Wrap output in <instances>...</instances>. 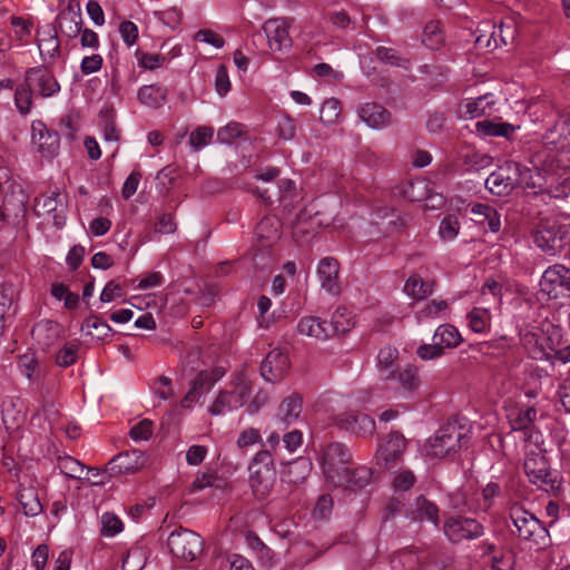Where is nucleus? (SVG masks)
Wrapping results in <instances>:
<instances>
[{
  "label": "nucleus",
  "instance_id": "obj_1",
  "mask_svg": "<svg viewBox=\"0 0 570 570\" xmlns=\"http://www.w3.org/2000/svg\"><path fill=\"white\" fill-rule=\"evenodd\" d=\"M470 430L454 420L442 426L425 445L426 455L443 459L456 453L469 441Z\"/></svg>",
  "mask_w": 570,
  "mask_h": 570
},
{
  "label": "nucleus",
  "instance_id": "obj_2",
  "mask_svg": "<svg viewBox=\"0 0 570 570\" xmlns=\"http://www.w3.org/2000/svg\"><path fill=\"white\" fill-rule=\"evenodd\" d=\"M248 471L250 487L255 495L259 499H265L271 493L276 480L274 460L271 452L263 450L256 453Z\"/></svg>",
  "mask_w": 570,
  "mask_h": 570
},
{
  "label": "nucleus",
  "instance_id": "obj_3",
  "mask_svg": "<svg viewBox=\"0 0 570 570\" xmlns=\"http://www.w3.org/2000/svg\"><path fill=\"white\" fill-rule=\"evenodd\" d=\"M170 552L185 561H194L203 552L204 541L199 534L188 529H178L167 540Z\"/></svg>",
  "mask_w": 570,
  "mask_h": 570
},
{
  "label": "nucleus",
  "instance_id": "obj_4",
  "mask_svg": "<svg viewBox=\"0 0 570 570\" xmlns=\"http://www.w3.org/2000/svg\"><path fill=\"white\" fill-rule=\"evenodd\" d=\"M351 458L348 449L342 443H331L323 450L321 464L328 483L343 482L341 472L347 468Z\"/></svg>",
  "mask_w": 570,
  "mask_h": 570
},
{
  "label": "nucleus",
  "instance_id": "obj_5",
  "mask_svg": "<svg viewBox=\"0 0 570 570\" xmlns=\"http://www.w3.org/2000/svg\"><path fill=\"white\" fill-rule=\"evenodd\" d=\"M510 518L514 527L512 532L517 533L520 539L535 544H541L546 540L548 531L533 514L517 507L511 509Z\"/></svg>",
  "mask_w": 570,
  "mask_h": 570
},
{
  "label": "nucleus",
  "instance_id": "obj_6",
  "mask_svg": "<svg viewBox=\"0 0 570 570\" xmlns=\"http://www.w3.org/2000/svg\"><path fill=\"white\" fill-rule=\"evenodd\" d=\"M540 287L552 299L570 298V268L562 264L549 266L541 276Z\"/></svg>",
  "mask_w": 570,
  "mask_h": 570
},
{
  "label": "nucleus",
  "instance_id": "obj_7",
  "mask_svg": "<svg viewBox=\"0 0 570 570\" xmlns=\"http://www.w3.org/2000/svg\"><path fill=\"white\" fill-rule=\"evenodd\" d=\"M445 537L454 543L463 540H474L483 535V525L473 518L463 515L448 517L443 524Z\"/></svg>",
  "mask_w": 570,
  "mask_h": 570
},
{
  "label": "nucleus",
  "instance_id": "obj_8",
  "mask_svg": "<svg viewBox=\"0 0 570 570\" xmlns=\"http://www.w3.org/2000/svg\"><path fill=\"white\" fill-rule=\"evenodd\" d=\"M252 392L250 384L245 380H239L233 390H222L216 396L208 412L212 415H222L225 412L242 407Z\"/></svg>",
  "mask_w": 570,
  "mask_h": 570
},
{
  "label": "nucleus",
  "instance_id": "obj_9",
  "mask_svg": "<svg viewBox=\"0 0 570 570\" xmlns=\"http://www.w3.org/2000/svg\"><path fill=\"white\" fill-rule=\"evenodd\" d=\"M524 340L527 344L534 343V348L531 352L534 360L547 361L550 363H554L556 361L563 364L570 363V344L562 348H553L550 337L538 335L535 333L527 334Z\"/></svg>",
  "mask_w": 570,
  "mask_h": 570
},
{
  "label": "nucleus",
  "instance_id": "obj_10",
  "mask_svg": "<svg viewBox=\"0 0 570 570\" xmlns=\"http://www.w3.org/2000/svg\"><path fill=\"white\" fill-rule=\"evenodd\" d=\"M33 209L37 216L50 217L58 228L66 224V198L58 189L52 190L49 195L37 197Z\"/></svg>",
  "mask_w": 570,
  "mask_h": 570
},
{
  "label": "nucleus",
  "instance_id": "obj_11",
  "mask_svg": "<svg viewBox=\"0 0 570 570\" xmlns=\"http://www.w3.org/2000/svg\"><path fill=\"white\" fill-rule=\"evenodd\" d=\"M297 331L306 336L325 340L333 335L345 334L348 332V324L340 323L337 320L334 323H327L315 316H306L298 322Z\"/></svg>",
  "mask_w": 570,
  "mask_h": 570
},
{
  "label": "nucleus",
  "instance_id": "obj_12",
  "mask_svg": "<svg viewBox=\"0 0 570 570\" xmlns=\"http://www.w3.org/2000/svg\"><path fill=\"white\" fill-rule=\"evenodd\" d=\"M517 170L514 161H507L488 176L485 179V188L497 196L509 195L517 188Z\"/></svg>",
  "mask_w": 570,
  "mask_h": 570
},
{
  "label": "nucleus",
  "instance_id": "obj_13",
  "mask_svg": "<svg viewBox=\"0 0 570 570\" xmlns=\"http://www.w3.org/2000/svg\"><path fill=\"white\" fill-rule=\"evenodd\" d=\"M291 24L292 20L287 18H272L265 21L263 30L271 50L281 52L292 47Z\"/></svg>",
  "mask_w": 570,
  "mask_h": 570
},
{
  "label": "nucleus",
  "instance_id": "obj_14",
  "mask_svg": "<svg viewBox=\"0 0 570 570\" xmlns=\"http://www.w3.org/2000/svg\"><path fill=\"white\" fill-rule=\"evenodd\" d=\"M26 82L40 96L51 97L60 90V85L48 67H33L26 71Z\"/></svg>",
  "mask_w": 570,
  "mask_h": 570
},
{
  "label": "nucleus",
  "instance_id": "obj_15",
  "mask_svg": "<svg viewBox=\"0 0 570 570\" xmlns=\"http://www.w3.org/2000/svg\"><path fill=\"white\" fill-rule=\"evenodd\" d=\"M147 460V455L139 450L125 451L114 456L106 469L111 475L132 473L145 466Z\"/></svg>",
  "mask_w": 570,
  "mask_h": 570
},
{
  "label": "nucleus",
  "instance_id": "obj_16",
  "mask_svg": "<svg viewBox=\"0 0 570 570\" xmlns=\"http://www.w3.org/2000/svg\"><path fill=\"white\" fill-rule=\"evenodd\" d=\"M334 424L340 429L350 431L356 435H371L375 430V422L366 414L350 411L334 417Z\"/></svg>",
  "mask_w": 570,
  "mask_h": 570
},
{
  "label": "nucleus",
  "instance_id": "obj_17",
  "mask_svg": "<svg viewBox=\"0 0 570 570\" xmlns=\"http://www.w3.org/2000/svg\"><path fill=\"white\" fill-rule=\"evenodd\" d=\"M32 141L46 158L56 156L60 146L59 134L49 129L42 121L32 124Z\"/></svg>",
  "mask_w": 570,
  "mask_h": 570
},
{
  "label": "nucleus",
  "instance_id": "obj_18",
  "mask_svg": "<svg viewBox=\"0 0 570 570\" xmlns=\"http://www.w3.org/2000/svg\"><path fill=\"white\" fill-rule=\"evenodd\" d=\"M517 37V27L513 20L508 19L502 21L499 26H493V30L489 36L480 35L476 38V43L480 47L495 49L501 46L512 43Z\"/></svg>",
  "mask_w": 570,
  "mask_h": 570
},
{
  "label": "nucleus",
  "instance_id": "obj_19",
  "mask_svg": "<svg viewBox=\"0 0 570 570\" xmlns=\"http://www.w3.org/2000/svg\"><path fill=\"white\" fill-rule=\"evenodd\" d=\"M288 364V357L286 354L278 350H273L262 362L261 375L266 382H278L285 376Z\"/></svg>",
  "mask_w": 570,
  "mask_h": 570
},
{
  "label": "nucleus",
  "instance_id": "obj_20",
  "mask_svg": "<svg viewBox=\"0 0 570 570\" xmlns=\"http://www.w3.org/2000/svg\"><path fill=\"white\" fill-rule=\"evenodd\" d=\"M357 115L360 119L370 128L381 130L391 125V112L380 104L366 102L358 107Z\"/></svg>",
  "mask_w": 570,
  "mask_h": 570
},
{
  "label": "nucleus",
  "instance_id": "obj_21",
  "mask_svg": "<svg viewBox=\"0 0 570 570\" xmlns=\"http://www.w3.org/2000/svg\"><path fill=\"white\" fill-rule=\"evenodd\" d=\"M340 263L334 257H324L317 265V276L323 289L337 295L341 292L338 283Z\"/></svg>",
  "mask_w": 570,
  "mask_h": 570
},
{
  "label": "nucleus",
  "instance_id": "obj_22",
  "mask_svg": "<svg viewBox=\"0 0 570 570\" xmlns=\"http://www.w3.org/2000/svg\"><path fill=\"white\" fill-rule=\"evenodd\" d=\"M405 449V439L400 434H391L387 440L380 445L377 450V459L383 461L385 468L394 469Z\"/></svg>",
  "mask_w": 570,
  "mask_h": 570
},
{
  "label": "nucleus",
  "instance_id": "obj_23",
  "mask_svg": "<svg viewBox=\"0 0 570 570\" xmlns=\"http://www.w3.org/2000/svg\"><path fill=\"white\" fill-rule=\"evenodd\" d=\"M38 48L45 61H53L60 55V41L55 24H47L38 30Z\"/></svg>",
  "mask_w": 570,
  "mask_h": 570
},
{
  "label": "nucleus",
  "instance_id": "obj_24",
  "mask_svg": "<svg viewBox=\"0 0 570 570\" xmlns=\"http://www.w3.org/2000/svg\"><path fill=\"white\" fill-rule=\"evenodd\" d=\"M281 223L274 216L264 217L256 226V246L265 249L273 246L281 237Z\"/></svg>",
  "mask_w": 570,
  "mask_h": 570
},
{
  "label": "nucleus",
  "instance_id": "obj_25",
  "mask_svg": "<svg viewBox=\"0 0 570 570\" xmlns=\"http://www.w3.org/2000/svg\"><path fill=\"white\" fill-rule=\"evenodd\" d=\"M341 475L344 480L341 483H331L334 487H343L348 490L363 489L371 483L373 478V471L364 465L356 466L354 469L346 468Z\"/></svg>",
  "mask_w": 570,
  "mask_h": 570
},
{
  "label": "nucleus",
  "instance_id": "obj_26",
  "mask_svg": "<svg viewBox=\"0 0 570 570\" xmlns=\"http://www.w3.org/2000/svg\"><path fill=\"white\" fill-rule=\"evenodd\" d=\"M56 21L58 23L57 30L59 29V31L68 38H76L81 32V13L70 6L57 16Z\"/></svg>",
  "mask_w": 570,
  "mask_h": 570
},
{
  "label": "nucleus",
  "instance_id": "obj_27",
  "mask_svg": "<svg viewBox=\"0 0 570 570\" xmlns=\"http://www.w3.org/2000/svg\"><path fill=\"white\" fill-rule=\"evenodd\" d=\"M303 400L299 394H292L285 397L278 409L277 419L285 425L295 423L302 413Z\"/></svg>",
  "mask_w": 570,
  "mask_h": 570
},
{
  "label": "nucleus",
  "instance_id": "obj_28",
  "mask_svg": "<svg viewBox=\"0 0 570 570\" xmlns=\"http://www.w3.org/2000/svg\"><path fill=\"white\" fill-rule=\"evenodd\" d=\"M312 470V463L307 458H297L288 462L282 471V480L291 484L303 482Z\"/></svg>",
  "mask_w": 570,
  "mask_h": 570
},
{
  "label": "nucleus",
  "instance_id": "obj_29",
  "mask_svg": "<svg viewBox=\"0 0 570 570\" xmlns=\"http://www.w3.org/2000/svg\"><path fill=\"white\" fill-rule=\"evenodd\" d=\"M523 469L529 481L534 484L542 475L547 476L550 466L544 455L539 452H530L524 459Z\"/></svg>",
  "mask_w": 570,
  "mask_h": 570
},
{
  "label": "nucleus",
  "instance_id": "obj_30",
  "mask_svg": "<svg viewBox=\"0 0 570 570\" xmlns=\"http://www.w3.org/2000/svg\"><path fill=\"white\" fill-rule=\"evenodd\" d=\"M213 385H209L207 374L199 371L195 379L190 382V387L180 402L183 407L189 409L197 403L200 397L209 392Z\"/></svg>",
  "mask_w": 570,
  "mask_h": 570
},
{
  "label": "nucleus",
  "instance_id": "obj_31",
  "mask_svg": "<svg viewBox=\"0 0 570 570\" xmlns=\"http://www.w3.org/2000/svg\"><path fill=\"white\" fill-rule=\"evenodd\" d=\"M397 357L399 351L395 347L384 346L379 351L377 367L383 380L395 379Z\"/></svg>",
  "mask_w": 570,
  "mask_h": 570
},
{
  "label": "nucleus",
  "instance_id": "obj_32",
  "mask_svg": "<svg viewBox=\"0 0 570 570\" xmlns=\"http://www.w3.org/2000/svg\"><path fill=\"white\" fill-rule=\"evenodd\" d=\"M137 97L140 104L157 109L167 100V88L158 85L142 86L139 88Z\"/></svg>",
  "mask_w": 570,
  "mask_h": 570
},
{
  "label": "nucleus",
  "instance_id": "obj_33",
  "mask_svg": "<svg viewBox=\"0 0 570 570\" xmlns=\"http://www.w3.org/2000/svg\"><path fill=\"white\" fill-rule=\"evenodd\" d=\"M494 104L493 94H485L478 98L465 99L462 107L464 108V114L470 118H478L488 115Z\"/></svg>",
  "mask_w": 570,
  "mask_h": 570
},
{
  "label": "nucleus",
  "instance_id": "obj_34",
  "mask_svg": "<svg viewBox=\"0 0 570 570\" xmlns=\"http://www.w3.org/2000/svg\"><path fill=\"white\" fill-rule=\"evenodd\" d=\"M17 498L27 517H36L42 512V504L36 488L21 487Z\"/></svg>",
  "mask_w": 570,
  "mask_h": 570
},
{
  "label": "nucleus",
  "instance_id": "obj_35",
  "mask_svg": "<svg viewBox=\"0 0 570 570\" xmlns=\"http://www.w3.org/2000/svg\"><path fill=\"white\" fill-rule=\"evenodd\" d=\"M476 131L488 137H505L510 138L512 134L519 128L509 122H495L491 120L478 121Z\"/></svg>",
  "mask_w": 570,
  "mask_h": 570
},
{
  "label": "nucleus",
  "instance_id": "obj_36",
  "mask_svg": "<svg viewBox=\"0 0 570 570\" xmlns=\"http://www.w3.org/2000/svg\"><path fill=\"white\" fill-rule=\"evenodd\" d=\"M533 240L539 248L549 255H556L561 248V238L549 228L537 230Z\"/></svg>",
  "mask_w": 570,
  "mask_h": 570
},
{
  "label": "nucleus",
  "instance_id": "obj_37",
  "mask_svg": "<svg viewBox=\"0 0 570 570\" xmlns=\"http://www.w3.org/2000/svg\"><path fill=\"white\" fill-rule=\"evenodd\" d=\"M432 341L438 343L443 350L453 348L460 344L461 335L454 326L443 324L436 328Z\"/></svg>",
  "mask_w": 570,
  "mask_h": 570
},
{
  "label": "nucleus",
  "instance_id": "obj_38",
  "mask_svg": "<svg viewBox=\"0 0 570 570\" xmlns=\"http://www.w3.org/2000/svg\"><path fill=\"white\" fill-rule=\"evenodd\" d=\"M444 32L440 21H429L422 33V43L432 50L439 49L444 43Z\"/></svg>",
  "mask_w": 570,
  "mask_h": 570
},
{
  "label": "nucleus",
  "instance_id": "obj_39",
  "mask_svg": "<svg viewBox=\"0 0 570 570\" xmlns=\"http://www.w3.org/2000/svg\"><path fill=\"white\" fill-rule=\"evenodd\" d=\"M61 326L52 321H46L42 323H39L35 328L33 333L37 334L39 340H43V344L46 346L53 345L59 337L61 336Z\"/></svg>",
  "mask_w": 570,
  "mask_h": 570
},
{
  "label": "nucleus",
  "instance_id": "obj_40",
  "mask_svg": "<svg viewBox=\"0 0 570 570\" xmlns=\"http://www.w3.org/2000/svg\"><path fill=\"white\" fill-rule=\"evenodd\" d=\"M461 229V224L455 214H448L442 218L439 225V237L442 242L449 243L454 240Z\"/></svg>",
  "mask_w": 570,
  "mask_h": 570
},
{
  "label": "nucleus",
  "instance_id": "obj_41",
  "mask_svg": "<svg viewBox=\"0 0 570 570\" xmlns=\"http://www.w3.org/2000/svg\"><path fill=\"white\" fill-rule=\"evenodd\" d=\"M413 513H414V518L420 521L426 520V521L432 522L435 525L439 523L438 507L433 502L426 500L423 497H419L416 499L415 510L413 511Z\"/></svg>",
  "mask_w": 570,
  "mask_h": 570
},
{
  "label": "nucleus",
  "instance_id": "obj_42",
  "mask_svg": "<svg viewBox=\"0 0 570 570\" xmlns=\"http://www.w3.org/2000/svg\"><path fill=\"white\" fill-rule=\"evenodd\" d=\"M470 328L475 333H485L490 328L491 315L488 309L474 307L468 314Z\"/></svg>",
  "mask_w": 570,
  "mask_h": 570
},
{
  "label": "nucleus",
  "instance_id": "obj_43",
  "mask_svg": "<svg viewBox=\"0 0 570 570\" xmlns=\"http://www.w3.org/2000/svg\"><path fill=\"white\" fill-rule=\"evenodd\" d=\"M404 291L409 296L415 299H422L432 293V285L414 275L407 278Z\"/></svg>",
  "mask_w": 570,
  "mask_h": 570
},
{
  "label": "nucleus",
  "instance_id": "obj_44",
  "mask_svg": "<svg viewBox=\"0 0 570 570\" xmlns=\"http://www.w3.org/2000/svg\"><path fill=\"white\" fill-rule=\"evenodd\" d=\"M14 105L21 115H28L32 108V88L23 83L16 88Z\"/></svg>",
  "mask_w": 570,
  "mask_h": 570
},
{
  "label": "nucleus",
  "instance_id": "obj_45",
  "mask_svg": "<svg viewBox=\"0 0 570 570\" xmlns=\"http://www.w3.org/2000/svg\"><path fill=\"white\" fill-rule=\"evenodd\" d=\"M538 417V410L534 406L520 409L517 415L511 420V426L515 431L528 430Z\"/></svg>",
  "mask_w": 570,
  "mask_h": 570
},
{
  "label": "nucleus",
  "instance_id": "obj_46",
  "mask_svg": "<svg viewBox=\"0 0 570 570\" xmlns=\"http://www.w3.org/2000/svg\"><path fill=\"white\" fill-rule=\"evenodd\" d=\"M79 343L76 341L66 343L56 354V364L60 367H68L78 360Z\"/></svg>",
  "mask_w": 570,
  "mask_h": 570
},
{
  "label": "nucleus",
  "instance_id": "obj_47",
  "mask_svg": "<svg viewBox=\"0 0 570 570\" xmlns=\"http://www.w3.org/2000/svg\"><path fill=\"white\" fill-rule=\"evenodd\" d=\"M395 377L402 389L406 391H414L420 385L417 368L413 365H406L404 368L397 371Z\"/></svg>",
  "mask_w": 570,
  "mask_h": 570
},
{
  "label": "nucleus",
  "instance_id": "obj_48",
  "mask_svg": "<svg viewBox=\"0 0 570 570\" xmlns=\"http://www.w3.org/2000/svg\"><path fill=\"white\" fill-rule=\"evenodd\" d=\"M101 534L105 537H115L124 529L122 521L111 512L102 513L100 518Z\"/></svg>",
  "mask_w": 570,
  "mask_h": 570
},
{
  "label": "nucleus",
  "instance_id": "obj_49",
  "mask_svg": "<svg viewBox=\"0 0 570 570\" xmlns=\"http://www.w3.org/2000/svg\"><path fill=\"white\" fill-rule=\"evenodd\" d=\"M214 137V129L207 126H199L189 136V144L195 150L207 146Z\"/></svg>",
  "mask_w": 570,
  "mask_h": 570
},
{
  "label": "nucleus",
  "instance_id": "obj_50",
  "mask_svg": "<svg viewBox=\"0 0 570 570\" xmlns=\"http://www.w3.org/2000/svg\"><path fill=\"white\" fill-rule=\"evenodd\" d=\"M341 112V104L337 99L331 98L324 101L320 111V119L327 125L334 124Z\"/></svg>",
  "mask_w": 570,
  "mask_h": 570
},
{
  "label": "nucleus",
  "instance_id": "obj_51",
  "mask_svg": "<svg viewBox=\"0 0 570 570\" xmlns=\"http://www.w3.org/2000/svg\"><path fill=\"white\" fill-rule=\"evenodd\" d=\"M539 489L556 495L561 488V480L558 471L549 469L547 476H541L538 483H534Z\"/></svg>",
  "mask_w": 570,
  "mask_h": 570
},
{
  "label": "nucleus",
  "instance_id": "obj_52",
  "mask_svg": "<svg viewBox=\"0 0 570 570\" xmlns=\"http://www.w3.org/2000/svg\"><path fill=\"white\" fill-rule=\"evenodd\" d=\"M464 164L469 170H480L492 164V157L483 153L471 151L464 155Z\"/></svg>",
  "mask_w": 570,
  "mask_h": 570
},
{
  "label": "nucleus",
  "instance_id": "obj_53",
  "mask_svg": "<svg viewBox=\"0 0 570 570\" xmlns=\"http://www.w3.org/2000/svg\"><path fill=\"white\" fill-rule=\"evenodd\" d=\"M377 60L396 67H405L406 60L392 48L377 47L374 51Z\"/></svg>",
  "mask_w": 570,
  "mask_h": 570
},
{
  "label": "nucleus",
  "instance_id": "obj_54",
  "mask_svg": "<svg viewBox=\"0 0 570 570\" xmlns=\"http://www.w3.org/2000/svg\"><path fill=\"white\" fill-rule=\"evenodd\" d=\"M243 134V126L238 122H230L218 129L217 140L222 144H232Z\"/></svg>",
  "mask_w": 570,
  "mask_h": 570
},
{
  "label": "nucleus",
  "instance_id": "obj_55",
  "mask_svg": "<svg viewBox=\"0 0 570 570\" xmlns=\"http://www.w3.org/2000/svg\"><path fill=\"white\" fill-rule=\"evenodd\" d=\"M428 183L424 180H415L407 183L404 188V195L412 202H421L428 198Z\"/></svg>",
  "mask_w": 570,
  "mask_h": 570
},
{
  "label": "nucleus",
  "instance_id": "obj_56",
  "mask_svg": "<svg viewBox=\"0 0 570 570\" xmlns=\"http://www.w3.org/2000/svg\"><path fill=\"white\" fill-rule=\"evenodd\" d=\"M59 468L62 473L66 475L79 479L81 478V474L83 472L85 466L76 459L71 456H66L63 459H60L59 461Z\"/></svg>",
  "mask_w": 570,
  "mask_h": 570
},
{
  "label": "nucleus",
  "instance_id": "obj_57",
  "mask_svg": "<svg viewBox=\"0 0 570 570\" xmlns=\"http://www.w3.org/2000/svg\"><path fill=\"white\" fill-rule=\"evenodd\" d=\"M215 89L224 97L230 90V80L225 65H219L215 76Z\"/></svg>",
  "mask_w": 570,
  "mask_h": 570
},
{
  "label": "nucleus",
  "instance_id": "obj_58",
  "mask_svg": "<svg viewBox=\"0 0 570 570\" xmlns=\"http://www.w3.org/2000/svg\"><path fill=\"white\" fill-rule=\"evenodd\" d=\"M153 434V422L142 420L135 424L129 432V435L135 441H147Z\"/></svg>",
  "mask_w": 570,
  "mask_h": 570
},
{
  "label": "nucleus",
  "instance_id": "obj_59",
  "mask_svg": "<svg viewBox=\"0 0 570 570\" xmlns=\"http://www.w3.org/2000/svg\"><path fill=\"white\" fill-rule=\"evenodd\" d=\"M514 556L510 551L500 552L493 556L491 570H513Z\"/></svg>",
  "mask_w": 570,
  "mask_h": 570
},
{
  "label": "nucleus",
  "instance_id": "obj_60",
  "mask_svg": "<svg viewBox=\"0 0 570 570\" xmlns=\"http://www.w3.org/2000/svg\"><path fill=\"white\" fill-rule=\"evenodd\" d=\"M417 356L423 361L435 360L444 354V350L438 344H422L416 350Z\"/></svg>",
  "mask_w": 570,
  "mask_h": 570
},
{
  "label": "nucleus",
  "instance_id": "obj_61",
  "mask_svg": "<svg viewBox=\"0 0 570 570\" xmlns=\"http://www.w3.org/2000/svg\"><path fill=\"white\" fill-rule=\"evenodd\" d=\"M166 58L157 53H140L138 57L139 67L146 70H154L164 65Z\"/></svg>",
  "mask_w": 570,
  "mask_h": 570
},
{
  "label": "nucleus",
  "instance_id": "obj_62",
  "mask_svg": "<svg viewBox=\"0 0 570 570\" xmlns=\"http://www.w3.org/2000/svg\"><path fill=\"white\" fill-rule=\"evenodd\" d=\"M124 289L118 283L109 281L100 294V301L104 303H110L115 298L124 296Z\"/></svg>",
  "mask_w": 570,
  "mask_h": 570
},
{
  "label": "nucleus",
  "instance_id": "obj_63",
  "mask_svg": "<svg viewBox=\"0 0 570 570\" xmlns=\"http://www.w3.org/2000/svg\"><path fill=\"white\" fill-rule=\"evenodd\" d=\"M102 61V57L97 53L83 57L80 63V69L85 75H91L101 69Z\"/></svg>",
  "mask_w": 570,
  "mask_h": 570
},
{
  "label": "nucleus",
  "instance_id": "obj_64",
  "mask_svg": "<svg viewBox=\"0 0 570 570\" xmlns=\"http://www.w3.org/2000/svg\"><path fill=\"white\" fill-rule=\"evenodd\" d=\"M120 36L127 46H132L138 38V28L131 21H124L119 27Z\"/></svg>",
  "mask_w": 570,
  "mask_h": 570
}]
</instances>
